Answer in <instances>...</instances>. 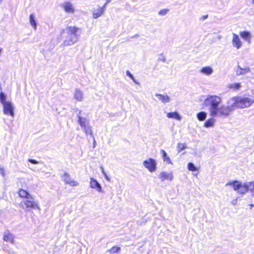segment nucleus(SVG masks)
<instances>
[{
    "instance_id": "nucleus-15",
    "label": "nucleus",
    "mask_w": 254,
    "mask_h": 254,
    "mask_svg": "<svg viewBox=\"0 0 254 254\" xmlns=\"http://www.w3.org/2000/svg\"><path fill=\"white\" fill-rule=\"evenodd\" d=\"M3 240L4 241L9 242L11 243H14V237L9 231H7L4 233L3 236Z\"/></svg>"
},
{
    "instance_id": "nucleus-3",
    "label": "nucleus",
    "mask_w": 254,
    "mask_h": 254,
    "mask_svg": "<svg viewBox=\"0 0 254 254\" xmlns=\"http://www.w3.org/2000/svg\"><path fill=\"white\" fill-rule=\"evenodd\" d=\"M231 100L233 101L231 107L233 109H243L250 107L254 103V99L249 97H242L240 96H235L232 97Z\"/></svg>"
},
{
    "instance_id": "nucleus-34",
    "label": "nucleus",
    "mask_w": 254,
    "mask_h": 254,
    "mask_svg": "<svg viewBox=\"0 0 254 254\" xmlns=\"http://www.w3.org/2000/svg\"><path fill=\"white\" fill-rule=\"evenodd\" d=\"M169 11L168 9H163L159 11V14L160 15H165Z\"/></svg>"
},
{
    "instance_id": "nucleus-18",
    "label": "nucleus",
    "mask_w": 254,
    "mask_h": 254,
    "mask_svg": "<svg viewBox=\"0 0 254 254\" xmlns=\"http://www.w3.org/2000/svg\"><path fill=\"white\" fill-rule=\"evenodd\" d=\"M250 71V69L249 67L242 68L240 66H238L236 70V74L237 75H243Z\"/></svg>"
},
{
    "instance_id": "nucleus-30",
    "label": "nucleus",
    "mask_w": 254,
    "mask_h": 254,
    "mask_svg": "<svg viewBox=\"0 0 254 254\" xmlns=\"http://www.w3.org/2000/svg\"><path fill=\"white\" fill-rule=\"evenodd\" d=\"M187 148L186 143H179L177 144L178 152H180Z\"/></svg>"
},
{
    "instance_id": "nucleus-1",
    "label": "nucleus",
    "mask_w": 254,
    "mask_h": 254,
    "mask_svg": "<svg viewBox=\"0 0 254 254\" xmlns=\"http://www.w3.org/2000/svg\"><path fill=\"white\" fill-rule=\"evenodd\" d=\"M221 97L217 95H208L205 100V104L209 107L210 116L211 117H226L233 111L231 106L222 105Z\"/></svg>"
},
{
    "instance_id": "nucleus-25",
    "label": "nucleus",
    "mask_w": 254,
    "mask_h": 254,
    "mask_svg": "<svg viewBox=\"0 0 254 254\" xmlns=\"http://www.w3.org/2000/svg\"><path fill=\"white\" fill-rule=\"evenodd\" d=\"M156 96L158 97V98L164 103L169 101L170 98L167 95H163L160 94H156Z\"/></svg>"
},
{
    "instance_id": "nucleus-11",
    "label": "nucleus",
    "mask_w": 254,
    "mask_h": 254,
    "mask_svg": "<svg viewBox=\"0 0 254 254\" xmlns=\"http://www.w3.org/2000/svg\"><path fill=\"white\" fill-rule=\"evenodd\" d=\"M90 188L96 190L98 191H102V188L100 184L94 179L91 178L90 181Z\"/></svg>"
},
{
    "instance_id": "nucleus-26",
    "label": "nucleus",
    "mask_w": 254,
    "mask_h": 254,
    "mask_svg": "<svg viewBox=\"0 0 254 254\" xmlns=\"http://www.w3.org/2000/svg\"><path fill=\"white\" fill-rule=\"evenodd\" d=\"M120 250L121 248L120 247L115 246L108 250L107 252L111 254H118L120 252Z\"/></svg>"
},
{
    "instance_id": "nucleus-7",
    "label": "nucleus",
    "mask_w": 254,
    "mask_h": 254,
    "mask_svg": "<svg viewBox=\"0 0 254 254\" xmlns=\"http://www.w3.org/2000/svg\"><path fill=\"white\" fill-rule=\"evenodd\" d=\"M62 177L63 181L66 185H68L71 187H76L79 185L78 182L71 179L69 174L67 173H64Z\"/></svg>"
},
{
    "instance_id": "nucleus-21",
    "label": "nucleus",
    "mask_w": 254,
    "mask_h": 254,
    "mask_svg": "<svg viewBox=\"0 0 254 254\" xmlns=\"http://www.w3.org/2000/svg\"><path fill=\"white\" fill-rule=\"evenodd\" d=\"M240 36L244 39L250 41V39L251 38V34L249 31H243L240 33Z\"/></svg>"
},
{
    "instance_id": "nucleus-23",
    "label": "nucleus",
    "mask_w": 254,
    "mask_h": 254,
    "mask_svg": "<svg viewBox=\"0 0 254 254\" xmlns=\"http://www.w3.org/2000/svg\"><path fill=\"white\" fill-rule=\"evenodd\" d=\"M161 152L162 155L163 161L164 162H166L167 163H168L169 164H172V161H171V159H170V158L169 157H168L167 154L166 152H165V151L164 150H161Z\"/></svg>"
},
{
    "instance_id": "nucleus-33",
    "label": "nucleus",
    "mask_w": 254,
    "mask_h": 254,
    "mask_svg": "<svg viewBox=\"0 0 254 254\" xmlns=\"http://www.w3.org/2000/svg\"><path fill=\"white\" fill-rule=\"evenodd\" d=\"M248 184L249 190L254 193V182H250Z\"/></svg>"
},
{
    "instance_id": "nucleus-19",
    "label": "nucleus",
    "mask_w": 254,
    "mask_h": 254,
    "mask_svg": "<svg viewBox=\"0 0 254 254\" xmlns=\"http://www.w3.org/2000/svg\"><path fill=\"white\" fill-rule=\"evenodd\" d=\"M249 190V184H242L238 192L241 194H244Z\"/></svg>"
},
{
    "instance_id": "nucleus-36",
    "label": "nucleus",
    "mask_w": 254,
    "mask_h": 254,
    "mask_svg": "<svg viewBox=\"0 0 254 254\" xmlns=\"http://www.w3.org/2000/svg\"><path fill=\"white\" fill-rule=\"evenodd\" d=\"M127 74L132 79H133V75L131 74V73L129 71H127Z\"/></svg>"
},
{
    "instance_id": "nucleus-10",
    "label": "nucleus",
    "mask_w": 254,
    "mask_h": 254,
    "mask_svg": "<svg viewBox=\"0 0 254 254\" xmlns=\"http://www.w3.org/2000/svg\"><path fill=\"white\" fill-rule=\"evenodd\" d=\"M159 177L162 182H164L165 180H172L173 177L171 173L162 172L160 173Z\"/></svg>"
},
{
    "instance_id": "nucleus-27",
    "label": "nucleus",
    "mask_w": 254,
    "mask_h": 254,
    "mask_svg": "<svg viewBox=\"0 0 254 254\" xmlns=\"http://www.w3.org/2000/svg\"><path fill=\"white\" fill-rule=\"evenodd\" d=\"M215 122L214 119L212 118L208 119L205 121L204 124V126L206 127H213Z\"/></svg>"
},
{
    "instance_id": "nucleus-5",
    "label": "nucleus",
    "mask_w": 254,
    "mask_h": 254,
    "mask_svg": "<svg viewBox=\"0 0 254 254\" xmlns=\"http://www.w3.org/2000/svg\"><path fill=\"white\" fill-rule=\"evenodd\" d=\"M3 112L4 115L13 117L14 113V107L10 102L2 104Z\"/></svg>"
},
{
    "instance_id": "nucleus-41",
    "label": "nucleus",
    "mask_w": 254,
    "mask_h": 254,
    "mask_svg": "<svg viewBox=\"0 0 254 254\" xmlns=\"http://www.w3.org/2000/svg\"><path fill=\"white\" fill-rule=\"evenodd\" d=\"M253 3H254V0H252Z\"/></svg>"
},
{
    "instance_id": "nucleus-2",
    "label": "nucleus",
    "mask_w": 254,
    "mask_h": 254,
    "mask_svg": "<svg viewBox=\"0 0 254 254\" xmlns=\"http://www.w3.org/2000/svg\"><path fill=\"white\" fill-rule=\"evenodd\" d=\"M80 31V28L76 26H67L62 31V33H66L68 38L65 39L63 42L64 46H67L74 44L77 39V33Z\"/></svg>"
},
{
    "instance_id": "nucleus-4",
    "label": "nucleus",
    "mask_w": 254,
    "mask_h": 254,
    "mask_svg": "<svg viewBox=\"0 0 254 254\" xmlns=\"http://www.w3.org/2000/svg\"><path fill=\"white\" fill-rule=\"evenodd\" d=\"M21 204H23L25 205L26 211H29L31 209L40 210L38 203L34 200L32 196L31 199H26L25 200L21 202Z\"/></svg>"
},
{
    "instance_id": "nucleus-39",
    "label": "nucleus",
    "mask_w": 254,
    "mask_h": 254,
    "mask_svg": "<svg viewBox=\"0 0 254 254\" xmlns=\"http://www.w3.org/2000/svg\"><path fill=\"white\" fill-rule=\"evenodd\" d=\"M95 139H94V141H93V147H95Z\"/></svg>"
},
{
    "instance_id": "nucleus-22",
    "label": "nucleus",
    "mask_w": 254,
    "mask_h": 254,
    "mask_svg": "<svg viewBox=\"0 0 254 254\" xmlns=\"http://www.w3.org/2000/svg\"><path fill=\"white\" fill-rule=\"evenodd\" d=\"M200 72L204 73V74L208 75L212 73L213 70L210 66H205L200 69Z\"/></svg>"
},
{
    "instance_id": "nucleus-17",
    "label": "nucleus",
    "mask_w": 254,
    "mask_h": 254,
    "mask_svg": "<svg viewBox=\"0 0 254 254\" xmlns=\"http://www.w3.org/2000/svg\"><path fill=\"white\" fill-rule=\"evenodd\" d=\"M242 185V184L241 183H239L237 181H233L231 182H229L226 184L227 186H232L233 189L236 191H238Z\"/></svg>"
},
{
    "instance_id": "nucleus-35",
    "label": "nucleus",
    "mask_w": 254,
    "mask_h": 254,
    "mask_svg": "<svg viewBox=\"0 0 254 254\" xmlns=\"http://www.w3.org/2000/svg\"><path fill=\"white\" fill-rule=\"evenodd\" d=\"M28 161L29 162L32 163V164H36L38 163V162L36 160H34V159H29Z\"/></svg>"
},
{
    "instance_id": "nucleus-40",
    "label": "nucleus",
    "mask_w": 254,
    "mask_h": 254,
    "mask_svg": "<svg viewBox=\"0 0 254 254\" xmlns=\"http://www.w3.org/2000/svg\"><path fill=\"white\" fill-rule=\"evenodd\" d=\"M110 0H107L106 2H107H107H110Z\"/></svg>"
},
{
    "instance_id": "nucleus-29",
    "label": "nucleus",
    "mask_w": 254,
    "mask_h": 254,
    "mask_svg": "<svg viewBox=\"0 0 254 254\" xmlns=\"http://www.w3.org/2000/svg\"><path fill=\"white\" fill-rule=\"evenodd\" d=\"M29 20L31 25L33 26L34 29H36L37 28V24L36 21L34 18V15L33 14H31L29 16Z\"/></svg>"
},
{
    "instance_id": "nucleus-14",
    "label": "nucleus",
    "mask_w": 254,
    "mask_h": 254,
    "mask_svg": "<svg viewBox=\"0 0 254 254\" xmlns=\"http://www.w3.org/2000/svg\"><path fill=\"white\" fill-rule=\"evenodd\" d=\"M232 44L233 46L238 49L242 46V43L238 36L236 34H233Z\"/></svg>"
},
{
    "instance_id": "nucleus-32",
    "label": "nucleus",
    "mask_w": 254,
    "mask_h": 254,
    "mask_svg": "<svg viewBox=\"0 0 254 254\" xmlns=\"http://www.w3.org/2000/svg\"><path fill=\"white\" fill-rule=\"evenodd\" d=\"M188 168L189 170L194 172L197 170V169L194 166L192 163L190 162L188 164Z\"/></svg>"
},
{
    "instance_id": "nucleus-37",
    "label": "nucleus",
    "mask_w": 254,
    "mask_h": 254,
    "mask_svg": "<svg viewBox=\"0 0 254 254\" xmlns=\"http://www.w3.org/2000/svg\"><path fill=\"white\" fill-rule=\"evenodd\" d=\"M208 17V15L206 14L205 15H203L201 17V20H204L205 19H206Z\"/></svg>"
},
{
    "instance_id": "nucleus-13",
    "label": "nucleus",
    "mask_w": 254,
    "mask_h": 254,
    "mask_svg": "<svg viewBox=\"0 0 254 254\" xmlns=\"http://www.w3.org/2000/svg\"><path fill=\"white\" fill-rule=\"evenodd\" d=\"M105 7L106 4H104L103 6L94 10L92 13L93 18L96 19L102 15L104 13Z\"/></svg>"
},
{
    "instance_id": "nucleus-6",
    "label": "nucleus",
    "mask_w": 254,
    "mask_h": 254,
    "mask_svg": "<svg viewBox=\"0 0 254 254\" xmlns=\"http://www.w3.org/2000/svg\"><path fill=\"white\" fill-rule=\"evenodd\" d=\"M144 166L150 172H154L156 169V163L154 159L149 158L143 161Z\"/></svg>"
},
{
    "instance_id": "nucleus-28",
    "label": "nucleus",
    "mask_w": 254,
    "mask_h": 254,
    "mask_svg": "<svg viewBox=\"0 0 254 254\" xmlns=\"http://www.w3.org/2000/svg\"><path fill=\"white\" fill-rule=\"evenodd\" d=\"M206 113L204 112H200L197 114V118L200 121H203L205 120L206 118Z\"/></svg>"
},
{
    "instance_id": "nucleus-16",
    "label": "nucleus",
    "mask_w": 254,
    "mask_h": 254,
    "mask_svg": "<svg viewBox=\"0 0 254 254\" xmlns=\"http://www.w3.org/2000/svg\"><path fill=\"white\" fill-rule=\"evenodd\" d=\"M241 87L240 83H233L229 84L227 85V88L232 91H236L239 90Z\"/></svg>"
},
{
    "instance_id": "nucleus-31",
    "label": "nucleus",
    "mask_w": 254,
    "mask_h": 254,
    "mask_svg": "<svg viewBox=\"0 0 254 254\" xmlns=\"http://www.w3.org/2000/svg\"><path fill=\"white\" fill-rule=\"evenodd\" d=\"M8 101H6V96L4 93L1 92H0V102L1 104H4L5 103H7Z\"/></svg>"
},
{
    "instance_id": "nucleus-24",
    "label": "nucleus",
    "mask_w": 254,
    "mask_h": 254,
    "mask_svg": "<svg viewBox=\"0 0 254 254\" xmlns=\"http://www.w3.org/2000/svg\"><path fill=\"white\" fill-rule=\"evenodd\" d=\"M167 117L168 118H174L178 120H180L181 119V116L176 112L168 113Z\"/></svg>"
},
{
    "instance_id": "nucleus-38",
    "label": "nucleus",
    "mask_w": 254,
    "mask_h": 254,
    "mask_svg": "<svg viewBox=\"0 0 254 254\" xmlns=\"http://www.w3.org/2000/svg\"><path fill=\"white\" fill-rule=\"evenodd\" d=\"M250 208H252V207H254V204H250Z\"/></svg>"
},
{
    "instance_id": "nucleus-8",
    "label": "nucleus",
    "mask_w": 254,
    "mask_h": 254,
    "mask_svg": "<svg viewBox=\"0 0 254 254\" xmlns=\"http://www.w3.org/2000/svg\"><path fill=\"white\" fill-rule=\"evenodd\" d=\"M78 122L80 126L84 128L86 133H91V130L90 129V127L87 126V123L85 119H83L80 117H79Z\"/></svg>"
},
{
    "instance_id": "nucleus-12",
    "label": "nucleus",
    "mask_w": 254,
    "mask_h": 254,
    "mask_svg": "<svg viewBox=\"0 0 254 254\" xmlns=\"http://www.w3.org/2000/svg\"><path fill=\"white\" fill-rule=\"evenodd\" d=\"M18 194L20 197L25 199H31L32 195L26 190L23 189H19Z\"/></svg>"
},
{
    "instance_id": "nucleus-9",
    "label": "nucleus",
    "mask_w": 254,
    "mask_h": 254,
    "mask_svg": "<svg viewBox=\"0 0 254 254\" xmlns=\"http://www.w3.org/2000/svg\"><path fill=\"white\" fill-rule=\"evenodd\" d=\"M62 6L64 10L69 13H72L74 12V8L72 4L68 1H66L62 4Z\"/></svg>"
},
{
    "instance_id": "nucleus-20",
    "label": "nucleus",
    "mask_w": 254,
    "mask_h": 254,
    "mask_svg": "<svg viewBox=\"0 0 254 254\" xmlns=\"http://www.w3.org/2000/svg\"><path fill=\"white\" fill-rule=\"evenodd\" d=\"M74 97L75 99L79 101H81L83 99V94L82 92L79 89H76L75 91Z\"/></svg>"
}]
</instances>
